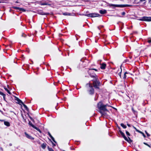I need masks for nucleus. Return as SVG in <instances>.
Masks as SVG:
<instances>
[{"label":"nucleus","instance_id":"f257e3e1","mask_svg":"<svg viewBox=\"0 0 151 151\" xmlns=\"http://www.w3.org/2000/svg\"><path fill=\"white\" fill-rule=\"evenodd\" d=\"M111 107L108 104L104 105L102 102H100L98 104V108L99 109V112L102 115H106L109 112L107 107Z\"/></svg>","mask_w":151,"mask_h":151},{"label":"nucleus","instance_id":"f03ea898","mask_svg":"<svg viewBox=\"0 0 151 151\" xmlns=\"http://www.w3.org/2000/svg\"><path fill=\"white\" fill-rule=\"evenodd\" d=\"M119 132L122 137L124 138V139L127 141L129 143H131L132 142V140L130 139V138L128 137V138H127L125 135L124 133H123L121 131L119 130Z\"/></svg>","mask_w":151,"mask_h":151},{"label":"nucleus","instance_id":"7ed1b4c3","mask_svg":"<svg viewBox=\"0 0 151 151\" xmlns=\"http://www.w3.org/2000/svg\"><path fill=\"white\" fill-rule=\"evenodd\" d=\"M93 70H95V71H97V70L95 69H89L88 71V73L90 75L91 77H94L96 76V75L94 74Z\"/></svg>","mask_w":151,"mask_h":151},{"label":"nucleus","instance_id":"20e7f679","mask_svg":"<svg viewBox=\"0 0 151 151\" xmlns=\"http://www.w3.org/2000/svg\"><path fill=\"white\" fill-rule=\"evenodd\" d=\"M85 16L88 17H100L101 15L98 14L97 13H91L85 15Z\"/></svg>","mask_w":151,"mask_h":151},{"label":"nucleus","instance_id":"39448f33","mask_svg":"<svg viewBox=\"0 0 151 151\" xmlns=\"http://www.w3.org/2000/svg\"><path fill=\"white\" fill-rule=\"evenodd\" d=\"M140 21L150 22L151 21V17H144L139 19Z\"/></svg>","mask_w":151,"mask_h":151},{"label":"nucleus","instance_id":"423d86ee","mask_svg":"<svg viewBox=\"0 0 151 151\" xmlns=\"http://www.w3.org/2000/svg\"><path fill=\"white\" fill-rule=\"evenodd\" d=\"M100 84V82L97 81H94L93 82V84L94 88H99V86Z\"/></svg>","mask_w":151,"mask_h":151},{"label":"nucleus","instance_id":"0eeeda50","mask_svg":"<svg viewBox=\"0 0 151 151\" xmlns=\"http://www.w3.org/2000/svg\"><path fill=\"white\" fill-rule=\"evenodd\" d=\"M87 85H88L89 87L91 88V89L89 91V93L90 94H93L94 93V89L93 88L92 85L90 83L87 84Z\"/></svg>","mask_w":151,"mask_h":151},{"label":"nucleus","instance_id":"6e6552de","mask_svg":"<svg viewBox=\"0 0 151 151\" xmlns=\"http://www.w3.org/2000/svg\"><path fill=\"white\" fill-rule=\"evenodd\" d=\"M25 134L26 137H27V138H28L30 139H32V140L34 139V138L33 137H32L31 136L29 135L28 134H27L26 132L25 133Z\"/></svg>","mask_w":151,"mask_h":151},{"label":"nucleus","instance_id":"1a4fd4ad","mask_svg":"<svg viewBox=\"0 0 151 151\" xmlns=\"http://www.w3.org/2000/svg\"><path fill=\"white\" fill-rule=\"evenodd\" d=\"M16 100L17 101L18 103L19 104H23V103L18 98H16Z\"/></svg>","mask_w":151,"mask_h":151},{"label":"nucleus","instance_id":"9d476101","mask_svg":"<svg viewBox=\"0 0 151 151\" xmlns=\"http://www.w3.org/2000/svg\"><path fill=\"white\" fill-rule=\"evenodd\" d=\"M15 9H18L20 11H22L23 12H24L25 11V10L23 8H19L17 7H15L14 8Z\"/></svg>","mask_w":151,"mask_h":151},{"label":"nucleus","instance_id":"9b49d317","mask_svg":"<svg viewBox=\"0 0 151 151\" xmlns=\"http://www.w3.org/2000/svg\"><path fill=\"white\" fill-rule=\"evenodd\" d=\"M106 67V64L105 63H102L101 64L100 68L101 69H104Z\"/></svg>","mask_w":151,"mask_h":151},{"label":"nucleus","instance_id":"f8f14e48","mask_svg":"<svg viewBox=\"0 0 151 151\" xmlns=\"http://www.w3.org/2000/svg\"><path fill=\"white\" fill-rule=\"evenodd\" d=\"M99 12L101 14H104L106 13V11L105 10H100Z\"/></svg>","mask_w":151,"mask_h":151},{"label":"nucleus","instance_id":"ddd939ff","mask_svg":"<svg viewBox=\"0 0 151 151\" xmlns=\"http://www.w3.org/2000/svg\"><path fill=\"white\" fill-rule=\"evenodd\" d=\"M111 6H115L116 7H124L125 6L124 5H114V4H112Z\"/></svg>","mask_w":151,"mask_h":151},{"label":"nucleus","instance_id":"4468645a","mask_svg":"<svg viewBox=\"0 0 151 151\" xmlns=\"http://www.w3.org/2000/svg\"><path fill=\"white\" fill-rule=\"evenodd\" d=\"M4 124L5 125L8 127L10 125L9 122H4Z\"/></svg>","mask_w":151,"mask_h":151},{"label":"nucleus","instance_id":"2eb2a0df","mask_svg":"<svg viewBox=\"0 0 151 151\" xmlns=\"http://www.w3.org/2000/svg\"><path fill=\"white\" fill-rule=\"evenodd\" d=\"M41 147L43 149H45L46 147V144H45L43 143Z\"/></svg>","mask_w":151,"mask_h":151},{"label":"nucleus","instance_id":"dca6fc26","mask_svg":"<svg viewBox=\"0 0 151 151\" xmlns=\"http://www.w3.org/2000/svg\"><path fill=\"white\" fill-rule=\"evenodd\" d=\"M63 14L65 16H70L71 15L69 13H67V12L63 13Z\"/></svg>","mask_w":151,"mask_h":151},{"label":"nucleus","instance_id":"f3484780","mask_svg":"<svg viewBox=\"0 0 151 151\" xmlns=\"http://www.w3.org/2000/svg\"><path fill=\"white\" fill-rule=\"evenodd\" d=\"M121 126L122 127L124 128V129H125L127 127V126L124 125L123 124V123H121Z\"/></svg>","mask_w":151,"mask_h":151},{"label":"nucleus","instance_id":"a211bd4d","mask_svg":"<svg viewBox=\"0 0 151 151\" xmlns=\"http://www.w3.org/2000/svg\"><path fill=\"white\" fill-rule=\"evenodd\" d=\"M23 105V106L26 109V110H27L28 109V108L27 107V106L24 104L23 103V104H22Z\"/></svg>","mask_w":151,"mask_h":151},{"label":"nucleus","instance_id":"6ab92c4d","mask_svg":"<svg viewBox=\"0 0 151 151\" xmlns=\"http://www.w3.org/2000/svg\"><path fill=\"white\" fill-rule=\"evenodd\" d=\"M127 72H125L124 73V77H123V78L124 79H125L126 78V74H127Z\"/></svg>","mask_w":151,"mask_h":151},{"label":"nucleus","instance_id":"aec40b11","mask_svg":"<svg viewBox=\"0 0 151 151\" xmlns=\"http://www.w3.org/2000/svg\"><path fill=\"white\" fill-rule=\"evenodd\" d=\"M4 89L5 90L7 91V92L9 94H11L10 92H9V91L6 88H4Z\"/></svg>","mask_w":151,"mask_h":151},{"label":"nucleus","instance_id":"412c9836","mask_svg":"<svg viewBox=\"0 0 151 151\" xmlns=\"http://www.w3.org/2000/svg\"><path fill=\"white\" fill-rule=\"evenodd\" d=\"M0 94L3 96L4 98V97L5 96V95L4 93H2L1 92H0Z\"/></svg>","mask_w":151,"mask_h":151},{"label":"nucleus","instance_id":"4be33fe9","mask_svg":"<svg viewBox=\"0 0 151 151\" xmlns=\"http://www.w3.org/2000/svg\"><path fill=\"white\" fill-rule=\"evenodd\" d=\"M126 134H127V135H128V136H130V134L129 132H128L127 131H126Z\"/></svg>","mask_w":151,"mask_h":151},{"label":"nucleus","instance_id":"5701e85b","mask_svg":"<svg viewBox=\"0 0 151 151\" xmlns=\"http://www.w3.org/2000/svg\"><path fill=\"white\" fill-rule=\"evenodd\" d=\"M143 143L145 145L148 146V147H150V146L148 144H147V143H145V142H144Z\"/></svg>","mask_w":151,"mask_h":151},{"label":"nucleus","instance_id":"b1692460","mask_svg":"<svg viewBox=\"0 0 151 151\" xmlns=\"http://www.w3.org/2000/svg\"><path fill=\"white\" fill-rule=\"evenodd\" d=\"M40 14L42 15H44L46 14L45 13L43 12L40 13Z\"/></svg>","mask_w":151,"mask_h":151},{"label":"nucleus","instance_id":"393cba45","mask_svg":"<svg viewBox=\"0 0 151 151\" xmlns=\"http://www.w3.org/2000/svg\"><path fill=\"white\" fill-rule=\"evenodd\" d=\"M31 126L33 127L35 129H36L37 128V127H35V126H34L32 124V125H31Z\"/></svg>","mask_w":151,"mask_h":151},{"label":"nucleus","instance_id":"a878e982","mask_svg":"<svg viewBox=\"0 0 151 151\" xmlns=\"http://www.w3.org/2000/svg\"><path fill=\"white\" fill-rule=\"evenodd\" d=\"M122 70H121V72H120L119 73H118V74L119 75V76L120 77H121V72H122Z\"/></svg>","mask_w":151,"mask_h":151},{"label":"nucleus","instance_id":"bb28decb","mask_svg":"<svg viewBox=\"0 0 151 151\" xmlns=\"http://www.w3.org/2000/svg\"><path fill=\"white\" fill-rule=\"evenodd\" d=\"M145 132L147 136L149 137L150 136V135L146 132V131H145Z\"/></svg>","mask_w":151,"mask_h":151},{"label":"nucleus","instance_id":"cd10ccee","mask_svg":"<svg viewBox=\"0 0 151 151\" xmlns=\"http://www.w3.org/2000/svg\"><path fill=\"white\" fill-rule=\"evenodd\" d=\"M48 134L49 135V136H50V138L52 137V136L51 135V134L49 132H48Z\"/></svg>","mask_w":151,"mask_h":151},{"label":"nucleus","instance_id":"c85d7f7f","mask_svg":"<svg viewBox=\"0 0 151 151\" xmlns=\"http://www.w3.org/2000/svg\"><path fill=\"white\" fill-rule=\"evenodd\" d=\"M52 140L55 142H56L55 141V140L54 138L52 137L51 138Z\"/></svg>","mask_w":151,"mask_h":151},{"label":"nucleus","instance_id":"c756f323","mask_svg":"<svg viewBox=\"0 0 151 151\" xmlns=\"http://www.w3.org/2000/svg\"><path fill=\"white\" fill-rule=\"evenodd\" d=\"M52 140L55 142H56L55 141V140L54 138L52 137L51 138Z\"/></svg>","mask_w":151,"mask_h":151},{"label":"nucleus","instance_id":"7c9ffc66","mask_svg":"<svg viewBox=\"0 0 151 151\" xmlns=\"http://www.w3.org/2000/svg\"><path fill=\"white\" fill-rule=\"evenodd\" d=\"M36 129L38 131H39L40 132H41V131H40V130L39 128H37H37Z\"/></svg>","mask_w":151,"mask_h":151},{"label":"nucleus","instance_id":"2f4dec72","mask_svg":"<svg viewBox=\"0 0 151 151\" xmlns=\"http://www.w3.org/2000/svg\"><path fill=\"white\" fill-rule=\"evenodd\" d=\"M133 127L136 130V131H139V130H137V129L135 127L133 126Z\"/></svg>","mask_w":151,"mask_h":151},{"label":"nucleus","instance_id":"473e14b6","mask_svg":"<svg viewBox=\"0 0 151 151\" xmlns=\"http://www.w3.org/2000/svg\"><path fill=\"white\" fill-rule=\"evenodd\" d=\"M132 110L133 111V112L134 113H135V111H134V109L133 108H132Z\"/></svg>","mask_w":151,"mask_h":151},{"label":"nucleus","instance_id":"72a5a7b5","mask_svg":"<svg viewBox=\"0 0 151 151\" xmlns=\"http://www.w3.org/2000/svg\"><path fill=\"white\" fill-rule=\"evenodd\" d=\"M142 134L143 136V137H146L145 135V134L143 133V134Z\"/></svg>","mask_w":151,"mask_h":151},{"label":"nucleus","instance_id":"f704fd0d","mask_svg":"<svg viewBox=\"0 0 151 151\" xmlns=\"http://www.w3.org/2000/svg\"><path fill=\"white\" fill-rule=\"evenodd\" d=\"M50 151H54L51 148L49 149Z\"/></svg>","mask_w":151,"mask_h":151},{"label":"nucleus","instance_id":"c9c22d12","mask_svg":"<svg viewBox=\"0 0 151 151\" xmlns=\"http://www.w3.org/2000/svg\"><path fill=\"white\" fill-rule=\"evenodd\" d=\"M125 14V13L124 12H123L122 13V15H124Z\"/></svg>","mask_w":151,"mask_h":151},{"label":"nucleus","instance_id":"e433bc0d","mask_svg":"<svg viewBox=\"0 0 151 151\" xmlns=\"http://www.w3.org/2000/svg\"><path fill=\"white\" fill-rule=\"evenodd\" d=\"M137 132H139L140 133H141L142 134H143V132H141L140 131H139H139H137Z\"/></svg>","mask_w":151,"mask_h":151},{"label":"nucleus","instance_id":"4c0bfd02","mask_svg":"<svg viewBox=\"0 0 151 151\" xmlns=\"http://www.w3.org/2000/svg\"><path fill=\"white\" fill-rule=\"evenodd\" d=\"M148 42L149 43H151V40H149L148 41Z\"/></svg>","mask_w":151,"mask_h":151},{"label":"nucleus","instance_id":"58836bf2","mask_svg":"<svg viewBox=\"0 0 151 151\" xmlns=\"http://www.w3.org/2000/svg\"><path fill=\"white\" fill-rule=\"evenodd\" d=\"M127 125L129 127H130V125L129 124H127Z\"/></svg>","mask_w":151,"mask_h":151},{"label":"nucleus","instance_id":"ea45409f","mask_svg":"<svg viewBox=\"0 0 151 151\" xmlns=\"http://www.w3.org/2000/svg\"><path fill=\"white\" fill-rule=\"evenodd\" d=\"M29 123L30 125L31 126L32 124L30 122H29Z\"/></svg>","mask_w":151,"mask_h":151},{"label":"nucleus","instance_id":"a19ab883","mask_svg":"<svg viewBox=\"0 0 151 151\" xmlns=\"http://www.w3.org/2000/svg\"><path fill=\"white\" fill-rule=\"evenodd\" d=\"M0 121H3V120H0Z\"/></svg>","mask_w":151,"mask_h":151},{"label":"nucleus","instance_id":"79ce46f5","mask_svg":"<svg viewBox=\"0 0 151 151\" xmlns=\"http://www.w3.org/2000/svg\"><path fill=\"white\" fill-rule=\"evenodd\" d=\"M112 107L113 108H114V109H115V108H114V107Z\"/></svg>","mask_w":151,"mask_h":151},{"label":"nucleus","instance_id":"37998d69","mask_svg":"<svg viewBox=\"0 0 151 151\" xmlns=\"http://www.w3.org/2000/svg\"><path fill=\"white\" fill-rule=\"evenodd\" d=\"M43 5L46 4H44Z\"/></svg>","mask_w":151,"mask_h":151}]
</instances>
